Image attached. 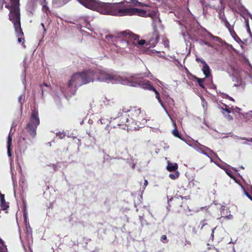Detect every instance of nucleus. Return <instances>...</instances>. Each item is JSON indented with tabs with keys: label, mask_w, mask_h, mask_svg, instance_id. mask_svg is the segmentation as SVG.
Masks as SVG:
<instances>
[{
	"label": "nucleus",
	"mask_w": 252,
	"mask_h": 252,
	"mask_svg": "<svg viewBox=\"0 0 252 252\" xmlns=\"http://www.w3.org/2000/svg\"><path fill=\"white\" fill-rule=\"evenodd\" d=\"M163 42H164V45L165 47H169V42L168 40L165 39V40H163Z\"/></svg>",
	"instance_id": "c756f323"
},
{
	"label": "nucleus",
	"mask_w": 252,
	"mask_h": 252,
	"mask_svg": "<svg viewBox=\"0 0 252 252\" xmlns=\"http://www.w3.org/2000/svg\"><path fill=\"white\" fill-rule=\"evenodd\" d=\"M246 27L247 29V31L249 33L250 36L252 38V32L250 29L248 21H246Z\"/></svg>",
	"instance_id": "4be33fe9"
},
{
	"label": "nucleus",
	"mask_w": 252,
	"mask_h": 252,
	"mask_svg": "<svg viewBox=\"0 0 252 252\" xmlns=\"http://www.w3.org/2000/svg\"><path fill=\"white\" fill-rule=\"evenodd\" d=\"M127 113L129 121L130 122V124L132 126H135L136 128L139 126V124L144 122L146 121L145 117V114L141 112V109L137 107H131L129 109L124 111Z\"/></svg>",
	"instance_id": "f03ea898"
},
{
	"label": "nucleus",
	"mask_w": 252,
	"mask_h": 252,
	"mask_svg": "<svg viewBox=\"0 0 252 252\" xmlns=\"http://www.w3.org/2000/svg\"><path fill=\"white\" fill-rule=\"evenodd\" d=\"M189 75L192 78H193L195 79L197 82H198V85L202 89H205V87L204 85V78H199L196 76L194 75L193 74H191L189 73Z\"/></svg>",
	"instance_id": "dca6fc26"
},
{
	"label": "nucleus",
	"mask_w": 252,
	"mask_h": 252,
	"mask_svg": "<svg viewBox=\"0 0 252 252\" xmlns=\"http://www.w3.org/2000/svg\"><path fill=\"white\" fill-rule=\"evenodd\" d=\"M158 1H160L161 0H156Z\"/></svg>",
	"instance_id": "49530a36"
},
{
	"label": "nucleus",
	"mask_w": 252,
	"mask_h": 252,
	"mask_svg": "<svg viewBox=\"0 0 252 252\" xmlns=\"http://www.w3.org/2000/svg\"><path fill=\"white\" fill-rule=\"evenodd\" d=\"M25 95L21 94L18 97V101L21 104V106L25 102Z\"/></svg>",
	"instance_id": "5701e85b"
},
{
	"label": "nucleus",
	"mask_w": 252,
	"mask_h": 252,
	"mask_svg": "<svg viewBox=\"0 0 252 252\" xmlns=\"http://www.w3.org/2000/svg\"><path fill=\"white\" fill-rule=\"evenodd\" d=\"M129 82L131 86H140L145 90L153 91L155 88L149 81H145L141 78L132 77L129 79Z\"/></svg>",
	"instance_id": "423d86ee"
},
{
	"label": "nucleus",
	"mask_w": 252,
	"mask_h": 252,
	"mask_svg": "<svg viewBox=\"0 0 252 252\" xmlns=\"http://www.w3.org/2000/svg\"><path fill=\"white\" fill-rule=\"evenodd\" d=\"M144 184L145 186H146L148 185V181L146 180H145Z\"/></svg>",
	"instance_id": "58836bf2"
},
{
	"label": "nucleus",
	"mask_w": 252,
	"mask_h": 252,
	"mask_svg": "<svg viewBox=\"0 0 252 252\" xmlns=\"http://www.w3.org/2000/svg\"><path fill=\"white\" fill-rule=\"evenodd\" d=\"M42 95H43V91L42 90Z\"/></svg>",
	"instance_id": "a18cd8bd"
},
{
	"label": "nucleus",
	"mask_w": 252,
	"mask_h": 252,
	"mask_svg": "<svg viewBox=\"0 0 252 252\" xmlns=\"http://www.w3.org/2000/svg\"><path fill=\"white\" fill-rule=\"evenodd\" d=\"M213 38L215 39L216 41H218L220 39L219 37L215 36H213Z\"/></svg>",
	"instance_id": "e433bc0d"
},
{
	"label": "nucleus",
	"mask_w": 252,
	"mask_h": 252,
	"mask_svg": "<svg viewBox=\"0 0 252 252\" xmlns=\"http://www.w3.org/2000/svg\"><path fill=\"white\" fill-rule=\"evenodd\" d=\"M0 202H1V209L3 210H6L9 207V205L7 204V203L5 201L4 194H1L0 195Z\"/></svg>",
	"instance_id": "f3484780"
},
{
	"label": "nucleus",
	"mask_w": 252,
	"mask_h": 252,
	"mask_svg": "<svg viewBox=\"0 0 252 252\" xmlns=\"http://www.w3.org/2000/svg\"><path fill=\"white\" fill-rule=\"evenodd\" d=\"M166 102L169 104H171V105H174V101L173 100V99H172V98L170 97H167L166 98Z\"/></svg>",
	"instance_id": "393cba45"
},
{
	"label": "nucleus",
	"mask_w": 252,
	"mask_h": 252,
	"mask_svg": "<svg viewBox=\"0 0 252 252\" xmlns=\"http://www.w3.org/2000/svg\"><path fill=\"white\" fill-rule=\"evenodd\" d=\"M43 85H44V86H46V87H48V86H48V85L47 84L45 83H43ZM42 85H40V88H41V89H42Z\"/></svg>",
	"instance_id": "4c0bfd02"
},
{
	"label": "nucleus",
	"mask_w": 252,
	"mask_h": 252,
	"mask_svg": "<svg viewBox=\"0 0 252 252\" xmlns=\"http://www.w3.org/2000/svg\"><path fill=\"white\" fill-rule=\"evenodd\" d=\"M82 75L81 72H77L73 74L71 77L70 79L68 81L67 86L70 88L74 86L76 88L78 87L81 86L85 84L83 83Z\"/></svg>",
	"instance_id": "0eeeda50"
},
{
	"label": "nucleus",
	"mask_w": 252,
	"mask_h": 252,
	"mask_svg": "<svg viewBox=\"0 0 252 252\" xmlns=\"http://www.w3.org/2000/svg\"><path fill=\"white\" fill-rule=\"evenodd\" d=\"M83 83L85 84L94 82L95 79V70L92 69L85 70L81 72Z\"/></svg>",
	"instance_id": "9d476101"
},
{
	"label": "nucleus",
	"mask_w": 252,
	"mask_h": 252,
	"mask_svg": "<svg viewBox=\"0 0 252 252\" xmlns=\"http://www.w3.org/2000/svg\"><path fill=\"white\" fill-rule=\"evenodd\" d=\"M226 173H227V175L231 178H234V177L232 174V172L231 171H229V172H226Z\"/></svg>",
	"instance_id": "2f4dec72"
},
{
	"label": "nucleus",
	"mask_w": 252,
	"mask_h": 252,
	"mask_svg": "<svg viewBox=\"0 0 252 252\" xmlns=\"http://www.w3.org/2000/svg\"><path fill=\"white\" fill-rule=\"evenodd\" d=\"M225 26L227 28H229V27H230V24L227 21L225 22Z\"/></svg>",
	"instance_id": "f704fd0d"
},
{
	"label": "nucleus",
	"mask_w": 252,
	"mask_h": 252,
	"mask_svg": "<svg viewBox=\"0 0 252 252\" xmlns=\"http://www.w3.org/2000/svg\"><path fill=\"white\" fill-rule=\"evenodd\" d=\"M40 124L38 111L34 109L32 110L29 121L26 124L25 129L32 138H34L36 135V129Z\"/></svg>",
	"instance_id": "7ed1b4c3"
},
{
	"label": "nucleus",
	"mask_w": 252,
	"mask_h": 252,
	"mask_svg": "<svg viewBox=\"0 0 252 252\" xmlns=\"http://www.w3.org/2000/svg\"><path fill=\"white\" fill-rule=\"evenodd\" d=\"M12 136L9 134L7 141V155L9 157L12 156Z\"/></svg>",
	"instance_id": "4468645a"
},
{
	"label": "nucleus",
	"mask_w": 252,
	"mask_h": 252,
	"mask_svg": "<svg viewBox=\"0 0 252 252\" xmlns=\"http://www.w3.org/2000/svg\"><path fill=\"white\" fill-rule=\"evenodd\" d=\"M159 39V34L157 30H155L152 33V36L149 40V44L152 46H155L158 43Z\"/></svg>",
	"instance_id": "f8f14e48"
},
{
	"label": "nucleus",
	"mask_w": 252,
	"mask_h": 252,
	"mask_svg": "<svg viewBox=\"0 0 252 252\" xmlns=\"http://www.w3.org/2000/svg\"><path fill=\"white\" fill-rule=\"evenodd\" d=\"M55 171L58 170L57 165L56 164H52L50 165Z\"/></svg>",
	"instance_id": "7c9ffc66"
},
{
	"label": "nucleus",
	"mask_w": 252,
	"mask_h": 252,
	"mask_svg": "<svg viewBox=\"0 0 252 252\" xmlns=\"http://www.w3.org/2000/svg\"><path fill=\"white\" fill-rule=\"evenodd\" d=\"M224 105L225 106V108H222V110L225 111L227 114L230 113L231 110H230V108L229 107V106L226 104H224Z\"/></svg>",
	"instance_id": "a878e982"
},
{
	"label": "nucleus",
	"mask_w": 252,
	"mask_h": 252,
	"mask_svg": "<svg viewBox=\"0 0 252 252\" xmlns=\"http://www.w3.org/2000/svg\"><path fill=\"white\" fill-rule=\"evenodd\" d=\"M41 26H42V27H43V28L44 31V32H46V29H45V27H44V24H43V23H41Z\"/></svg>",
	"instance_id": "ea45409f"
},
{
	"label": "nucleus",
	"mask_w": 252,
	"mask_h": 252,
	"mask_svg": "<svg viewBox=\"0 0 252 252\" xmlns=\"http://www.w3.org/2000/svg\"><path fill=\"white\" fill-rule=\"evenodd\" d=\"M107 37H113V35H107L106 36V37L107 38Z\"/></svg>",
	"instance_id": "c03bdc74"
},
{
	"label": "nucleus",
	"mask_w": 252,
	"mask_h": 252,
	"mask_svg": "<svg viewBox=\"0 0 252 252\" xmlns=\"http://www.w3.org/2000/svg\"><path fill=\"white\" fill-rule=\"evenodd\" d=\"M169 177L172 180H175L179 177V173L177 172L174 174H170Z\"/></svg>",
	"instance_id": "412c9836"
},
{
	"label": "nucleus",
	"mask_w": 252,
	"mask_h": 252,
	"mask_svg": "<svg viewBox=\"0 0 252 252\" xmlns=\"http://www.w3.org/2000/svg\"><path fill=\"white\" fill-rule=\"evenodd\" d=\"M153 91H154L155 92V94H156V98L158 99V102L160 103V105L162 106V107L165 108L164 105L160 97L159 94L158 92V91L155 88H154V89L153 90Z\"/></svg>",
	"instance_id": "6ab92c4d"
},
{
	"label": "nucleus",
	"mask_w": 252,
	"mask_h": 252,
	"mask_svg": "<svg viewBox=\"0 0 252 252\" xmlns=\"http://www.w3.org/2000/svg\"><path fill=\"white\" fill-rule=\"evenodd\" d=\"M100 121L101 123L102 124V123L101 122V120H100Z\"/></svg>",
	"instance_id": "de8ad7c7"
},
{
	"label": "nucleus",
	"mask_w": 252,
	"mask_h": 252,
	"mask_svg": "<svg viewBox=\"0 0 252 252\" xmlns=\"http://www.w3.org/2000/svg\"><path fill=\"white\" fill-rule=\"evenodd\" d=\"M0 252H7V249L4 243L0 245Z\"/></svg>",
	"instance_id": "b1692460"
},
{
	"label": "nucleus",
	"mask_w": 252,
	"mask_h": 252,
	"mask_svg": "<svg viewBox=\"0 0 252 252\" xmlns=\"http://www.w3.org/2000/svg\"><path fill=\"white\" fill-rule=\"evenodd\" d=\"M129 118L127 115V113L125 112L117 118L115 119L114 123L117 124L118 126H126L129 127L130 129H136L135 126H132L130 124V122L129 121Z\"/></svg>",
	"instance_id": "6e6552de"
},
{
	"label": "nucleus",
	"mask_w": 252,
	"mask_h": 252,
	"mask_svg": "<svg viewBox=\"0 0 252 252\" xmlns=\"http://www.w3.org/2000/svg\"><path fill=\"white\" fill-rule=\"evenodd\" d=\"M136 1H138L137 0H131L132 3H134V4L135 3H136Z\"/></svg>",
	"instance_id": "79ce46f5"
},
{
	"label": "nucleus",
	"mask_w": 252,
	"mask_h": 252,
	"mask_svg": "<svg viewBox=\"0 0 252 252\" xmlns=\"http://www.w3.org/2000/svg\"><path fill=\"white\" fill-rule=\"evenodd\" d=\"M204 43L205 45H207L208 46H209V47H212L211 44L209 42H207V41H204Z\"/></svg>",
	"instance_id": "72a5a7b5"
},
{
	"label": "nucleus",
	"mask_w": 252,
	"mask_h": 252,
	"mask_svg": "<svg viewBox=\"0 0 252 252\" xmlns=\"http://www.w3.org/2000/svg\"><path fill=\"white\" fill-rule=\"evenodd\" d=\"M247 195L252 200V197L251 196V195L248 193H247Z\"/></svg>",
	"instance_id": "37998d69"
},
{
	"label": "nucleus",
	"mask_w": 252,
	"mask_h": 252,
	"mask_svg": "<svg viewBox=\"0 0 252 252\" xmlns=\"http://www.w3.org/2000/svg\"><path fill=\"white\" fill-rule=\"evenodd\" d=\"M160 241L163 243H166L168 242L167 237L165 235H163L160 238Z\"/></svg>",
	"instance_id": "bb28decb"
},
{
	"label": "nucleus",
	"mask_w": 252,
	"mask_h": 252,
	"mask_svg": "<svg viewBox=\"0 0 252 252\" xmlns=\"http://www.w3.org/2000/svg\"><path fill=\"white\" fill-rule=\"evenodd\" d=\"M95 79L99 81H107L116 79V76L104 71L95 70Z\"/></svg>",
	"instance_id": "1a4fd4ad"
},
{
	"label": "nucleus",
	"mask_w": 252,
	"mask_h": 252,
	"mask_svg": "<svg viewBox=\"0 0 252 252\" xmlns=\"http://www.w3.org/2000/svg\"><path fill=\"white\" fill-rule=\"evenodd\" d=\"M178 168L176 163H169L167 166V169L169 172L175 171Z\"/></svg>",
	"instance_id": "a211bd4d"
},
{
	"label": "nucleus",
	"mask_w": 252,
	"mask_h": 252,
	"mask_svg": "<svg viewBox=\"0 0 252 252\" xmlns=\"http://www.w3.org/2000/svg\"><path fill=\"white\" fill-rule=\"evenodd\" d=\"M175 128L173 130L172 132V133L173 134V135L176 137H178L179 138H180V139H183L182 137V135L179 132L177 128V127H176V125H175Z\"/></svg>",
	"instance_id": "aec40b11"
},
{
	"label": "nucleus",
	"mask_w": 252,
	"mask_h": 252,
	"mask_svg": "<svg viewBox=\"0 0 252 252\" xmlns=\"http://www.w3.org/2000/svg\"><path fill=\"white\" fill-rule=\"evenodd\" d=\"M202 70L205 76V77L208 78L211 75V70L207 63H205L203 65Z\"/></svg>",
	"instance_id": "2eb2a0df"
},
{
	"label": "nucleus",
	"mask_w": 252,
	"mask_h": 252,
	"mask_svg": "<svg viewBox=\"0 0 252 252\" xmlns=\"http://www.w3.org/2000/svg\"><path fill=\"white\" fill-rule=\"evenodd\" d=\"M3 243H4L3 241L1 238H0V245H2Z\"/></svg>",
	"instance_id": "a19ab883"
},
{
	"label": "nucleus",
	"mask_w": 252,
	"mask_h": 252,
	"mask_svg": "<svg viewBox=\"0 0 252 252\" xmlns=\"http://www.w3.org/2000/svg\"><path fill=\"white\" fill-rule=\"evenodd\" d=\"M135 5L138 6H148L147 4H143V3L139 1H136V3H135Z\"/></svg>",
	"instance_id": "cd10ccee"
},
{
	"label": "nucleus",
	"mask_w": 252,
	"mask_h": 252,
	"mask_svg": "<svg viewBox=\"0 0 252 252\" xmlns=\"http://www.w3.org/2000/svg\"><path fill=\"white\" fill-rule=\"evenodd\" d=\"M120 36L125 38L127 46L130 49H133L135 47L142 46L145 44V40L139 39V36L130 31H124L119 33Z\"/></svg>",
	"instance_id": "20e7f679"
},
{
	"label": "nucleus",
	"mask_w": 252,
	"mask_h": 252,
	"mask_svg": "<svg viewBox=\"0 0 252 252\" xmlns=\"http://www.w3.org/2000/svg\"><path fill=\"white\" fill-rule=\"evenodd\" d=\"M206 220L204 219L203 220H201L200 222L199 226L201 225L200 229L204 233H207L208 232H210V231H212L211 233V237L212 239L214 238V230L217 227H214V228H212L211 226L207 222H205Z\"/></svg>",
	"instance_id": "9b49d317"
},
{
	"label": "nucleus",
	"mask_w": 252,
	"mask_h": 252,
	"mask_svg": "<svg viewBox=\"0 0 252 252\" xmlns=\"http://www.w3.org/2000/svg\"><path fill=\"white\" fill-rule=\"evenodd\" d=\"M242 139H243V140H247V141H251V142H252V138H250V139H247V138H242Z\"/></svg>",
	"instance_id": "c9c22d12"
},
{
	"label": "nucleus",
	"mask_w": 252,
	"mask_h": 252,
	"mask_svg": "<svg viewBox=\"0 0 252 252\" xmlns=\"http://www.w3.org/2000/svg\"><path fill=\"white\" fill-rule=\"evenodd\" d=\"M23 214H24V218H25V219L26 220L27 219V215H26V206L24 207V210H23Z\"/></svg>",
	"instance_id": "473e14b6"
},
{
	"label": "nucleus",
	"mask_w": 252,
	"mask_h": 252,
	"mask_svg": "<svg viewBox=\"0 0 252 252\" xmlns=\"http://www.w3.org/2000/svg\"><path fill=\"white\" fill-rule=\"evenodd\" d=\"M200 146L201 147L198 148V151L207 157H210L215 154V153L211 149L202 145H200Z\"/></svg>",
	"instance_id": "ddd939ff"
},
{
	"label": "nucleus",
	"mask_w": 252,
	"mask_h": 252,
	"mask_svg": "<svg viewBox=\"0 0 252 252\" xmlns=\"http://www.w3.org/2000/svg\"><path fill=\"white\" fill-rule=\"evenodd\" d=\"M196 61L197 62H198V63H201L203 64V65L204 64H205V63H206V62L204 60H202V59H200L199 58H196Z\"/></svg>",
	"instance_id": "c85d7f7f"
},
{
	"label": "nucleus",
	"mask_w": 252,
	"mask_h": 252,
	"mask_svg": "<svg viewBox=\"0 0 252 252\" xmlns=\"http://www.w3.org/2000/svg\"><path fill=\"white\" fill-rule=\"evenodd\" d=\"M169 211L172 212L179 213L183 211H186L188 208V206H185L186 203L184 202L183 197L181 196H174L168 201Z\"/></svg>",
	"instance_id": "39448f33"
},
{
	"label": "nucleus",
	"mask_w": 252,
	"mask_h": 252,
	"mask_svg": "<svg viewBox=\"0 0 252 252\" xmlns=\"http://www.w3.org/2000/svg\"><path fill=\"white\" fill-rule=\"evenodd\" d=\"M10 5L6 4L5 7L9 10V19L14 25L18 42L21 43L22 40L24 41V37L21 26L19 0H10Z\"/></svg>",
	"instance_id": "f257e3e1"
}]
</instances>
